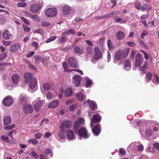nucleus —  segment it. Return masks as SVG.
<instances>
[{"mask_svg":"<svg viewBox=\"0 0 159 159\" xmlns=\"http://www.w3.org/2000/svg\"><path fill=\"white\" fill-rule=\"evenodd\" d=\"M45 15L48 17H52L55 16L57 14V10L55 8H49L45 11Z\"/></svg>","mask_w":159,"mask_h":159,"instance_id":"1","label":"nucleus"},{"mask_svg":"<svg viewBox=\"0 0 159 159\" xmlns=\"http://www.w3.org/2000/svg\"><path fill=\"white\" fill-rule=\"evenodd\" d=\"M68 63L69 66L71 67L77 68L78 66L75 57H71L68 59Z\"/></svg>","mask_w":159,"mask_h":159,"instance_id":"2","label":"nucleus"},{"mask_svg":"<svg viewBox=\"0 0 159 159\" xmlns=\"http://www.w3.org/2000/svg\"><path fill=\"white\" fill-rule=\"evenodd\" d=\"M95 102L91 101L90 100L88 99L84 103V105L85 107H89L92 110L94 111L96 106L95 104Z\"/></svg>","mask_w":159,"mask_h":159,"instance_id":"3","label":"nucleus"},{"mask_svg":"<svg viewBox=\"0 0 159 159\" xmlns=\"http://www.w3.org/2000/svg\"><path fill=\"white\" fill-rule=\"evenodd\" d=\"M13 100L12 98L10 97H7L5 98L3 103L4 106L7 107L11 106L13 104Z\"/></svg>","mask_w":159,"mask_h":159,"instance_id":"4","label":"nucleus"},{"mask_svg":"<svg viewBox=\"0 0 159 159\" xmlns=\"http://www.w3.org/2000/svg\"><path fill=\"white\" fill-rule=\"evenodd\" d=\"M101 117L100 115L98 114L96 115H94L93 116V117L91 120V123L90 124V126L92 127L93 123H97L101 121Z\"/></svg>","mask_w":159,"mask_h":159,"instance_id":"5","label":"nucleus"},{"mask_svg":"<svg viewBox=\"0 0 159 159\" xmlns=\"http://www.w3.org/2000/svg\"><path fill=\"white\" fill-rule=\"evenodd\" d=\"M41 5L39 3L33 4L30 7V10L33 13H36L41 8Z\"/></svg>","mask_w":159,"mask_h":159,"instance_id":"6","label":"nucleus"},{"mask_svg":"<svg viewBox=\"0 0 159 159\" xmlns=\"http://www.w3.org/2000/svg\"><path fill=\"white\" fill-rule=\"evenodd\" d=\"M78 134L80 137H83L84 139H87L89 136L87 133V130L84 128H81L79 130Z\"/></svg>","mask_w":159,"mask_h":159,"instance_id":"7","label":"nucleus"},{"mask_svg":"<svg viewBox=\"0 0 159 159\" xmlns=\"http://www.w3.org/2000/svg\"><path fill=\"white\" fill-rule=\"evenodd\" d=\"M94 59L96 60H99L102 57V54L101 51L97 47L94 48Z\"/></svg>","mask_w":159,"mask_h":159,"instance_id":"8","label":"nucleus"},{"mask_svg":"<svg viewBox=\"0 0 159 159\" xmlns=\"http://www.w3.org/2000/svg\"><path fill=\"white\" fill-rule=\"evenodd\" d=\"M73 83L75 86H79L81 80V78L80 76L75 75L73 78Z\"/></svg>","mask_w":159,"mask_h":159,"instance_id":"9","label":"nucleus"},{"mask_svg":"<svg viewBox=\"0 0 159 159\" xmlns=\"http://www.w3.org/2000/svg\"><path fill=\"white\" fill-rule=\"evenodd\" d=\"M135 65L138 67L140 66L143 62V58L141 57L140 54H137L135 57Z\"/></svg>","mask_w":159,"mask_h":159,"instance_id":"10","label":"nucleus"},{"mask_svg":"<svg viewBox=\"0 0 159 159\" xmlns=\"http://www.w3.org/2000/svg\"><path fill=\"white\" fill-rule=\"evenodd\" d=\"M23 109L26 113H31L33 111V109L32 106L28 104H26L24 106Z\"/></svg>","mask_w":159,"mask_h":159,"instance_id":"11","label":"nucleus"},{"mask_svg":"<svg viewBox=\"0 0 159 159\" xmlns=\"http://www.w3.org/2000/svg\"><path fill=\"white\" fill-rule=\"evenodd\" d=\"M121 49H119L116 51L114 54V58L116 61L120 60L122 57Z\"/></svg>","mask_w":159,"mask_h":159,"instance_id":"12","label":"nucleus"},{"mask_svg":"<svg viewBox=\"0 0 159 159\" xmlns=\"http://www.w3.org/2000/svg\"><path fill=\"white\" fill-rule=\"evenodd\" d=\"M92 128V130L93 134L96 136H98L99 134L101 132L100 129L99 125L97 124L95 125L94 127Z\"/></svg>","mask_w":159,"mask_h":159,"instance_id":"13","label":"nucleus"},{"mask_svg":"<svg viewBox=\"0 0 159 159\" xmlns=\"http://www.w3.org/2000/svg\"><path fill=\"white\" fill-rule=\"evenodd\" d=\"M20 47V44L18 43H15L11 45L10 48V51L12 52H15L17 51Z\"/></svg>","mask_w":159,"mask_h":159,"instance_id":"14","label":"nucleus"},{"mask_svg":"<svg viewBox=\"0 0 159 159\" xmlns=\"http://www.w3.org/2000/svg\"><path fill=\"white\" fill-rule=\"evenodd\" d=\"M24 76L25 82L26 83H28L30 81L32 80V78H34V77H32V74L29 73H25Z\"/></svg>","mask_w":159,"mask_h":159,"instance_id":"15","label":"nucleus"},{"mask_svg":"<svg viewBox=\"0 0 159 159\" xmlns=\"http://www.w3.org/2000/svg\"><path fill=\"white\" fill-rule=\"evenodd\" d=\"M43 105V101L42 100H39L34 105V107L36 111L38 112L39 111L41 107Z\"/></svg>","mask_w":159,"mask_h":159,"instance_id":"16","label":"nucleus"},{"mask_svg":"<svg viewBox=\"0 0 159 159\" xmlns=\"http://www.w3.org/2000/svg\"><path fill=\"white\" fill-rule=\"evenodd\" d=\"M37 80L35 78H32V80L30 81V86L31 89H34L36 86L37 84Z\"/></svg>","mask_w":159,"mask_h":159,"instance_id":"17","label":"nucleus"},{"mask_svg":"<svg viewBox=\"0 0 159 159\" xmlns=\"http://www.w3.org/2000/svg\"><path fill=\"white\" fill-rule=\"evenodd\" d=\"M125 34L121 31H119L116 34V36L118 40H120L123 39L125 37Z\"/></svg>","mask_w":159,"mask_h":159,"instance_id":"18","label":"nucleus"},{"mask_svg":"<svg viewBox=\"0 0 159 159\" xmlns=\"http://www.w3.org/2000/svg\"><path fill=\"white\" fill-rule=\"evenodd\" d=\"M75 52L77 54H81L83 53V49L82 47L75 46L74 48Z\"/></svg>","mask_w":159,"mask_h":159,"instance_id":"19","label":"nucleus"},{"mask_svg":"<svg viewBox=\"0 0 159 159\" xmlns=\"http://www.w3.org/2000/svg\"><path fill=\"white\" fill-rule=\"evenodd\" d=\"M11 117L8 116H6L3 118V122L4 125H7L10 124L11 122Z\"/></svg>","mask_w":159,"mask_h":159,"instance_id":"20","label":"nucleus"},{"mask_svg":"<svg viewBox=\"0 0 159 159\" xmlns=\"http://www.w3.org/2000/svg\"><path fill=\"white\" fill-rule=\"evenodd\" d=\"M57 135L60 139H64L66 138V137L63 129H60L57 133Z\"/></svg>","mask_w":159,"mask_h":159,"instance_id":"21","label":"nucleus"},{"mask_svg":"<svg viewBox=\"0 0 159 159\" xmlns=\"http://www.w3.org/2000/svg\"><path fill=\"white\" fill-rule=\"evenodd\" d=\"M11 79L13 83L17 84L20 80V76L18 75L15 74L12 75Z\"/></svg>","mask_w":159,"mask_h":159,"instance_id":"22","label":"nucleus"},{"mask_svg":"<svg viewBox=\"0 0 159 159\" xmlns=\"http://www.w3.org/2000/svg\"><path fill=\"white\" fill-rule=\"evenodd\" d=\"M70 11V7L67 5L64 6L63 7V11L64 15H68Z\"/></svg>","mask_w":159,"mask_h":159,"instance_id":"23","label":"nucleus"},{"mask_svg":"<svg viewBox=\"0 0 159 159\" xmlns=\"http://www.w3.org/2000/svg\"><path fill=\"white\" fill-rule=\"evenodd\" d=\"M131 63L129 59H127L125 61L124 68L125 70H129L131 68Z\"/></svg>","mask_w":159,"mask_h":159,"instance_id":"24","label":"nucleus"},{"mask_svg":"<svg viewBox=\"0 0 159 159\" xmlns=\"http://www.w3.org/2000/svg\"><path fill=\"white\" fill-rule=\"evenodd\" d=\"M67 138L69 139H72L74 137L73 132L71 130H68L66 132Z\"/></svg>","mask_w":159,"mask_h":159,"instance_id":"25","label":"nucleus"},{"mask_svg":"<svg viewBox=\"0 0 159 159\" xmlns=\"http://www.w3.org/2000/svg\"><path fill=\"white\" fill-rule=\"evenodd\" d=\"M64 93L66 97H68L72 94V90L70 88H68L65 90Z\"/></svg>","mask_w":159,"mask_h":159,"instance_id":"26","label":"nucleus"},{"mask_svg":"<svg viewBox=\"0 0 159 159\" xmlns=\"http://www.w3.org/2000/svg\"><path fill=\"white\" fill-rule=\"evenodd\" d=\"M129 51L130 49L128 48H125L123 50H122L123 58H125L128 55Z\"/></svg>","mask_w":159,"mask_h":159,"instance_id":"27","label":"nucleus"},{"mask_svg":"<svg viewBox=\"0 0 159 159\" xmlns=\"http://www.w3.org/2000/svg\"><path fill=\"white\" fill-rule=\"evenodd\" d=\"M10 35L11 34L8 30H6L3 32L2 37L5 39H8L10 38Z\"/></svg>","mask_w":159,"mask_h":159,"instance_id":"28","label":"nucleus"},{"mask_svg":"<svg viewBox=\"0 0 159 159\" xmlns=\"http://www.w3.org/2000/svg\"><path fill=\"white\" fill-rule=\"evenodd\" d=\"M58 105V102L57 100H54L52 102L49 104L48 107L54 108L57 107Z\"/></svg>","mask_w":159,"mask_h":159,"instance_id":"29","label":"nucleus"},{"mask_svg":"<svg viewBox=\"0 0 159 159\" xmlns=\"http://www.w3.org/2000/svg\"><path fill=\"white\" fill-rule=\"evenodd\" d=\"M135 7L138 10L144 11V7L139 2H137L135 3Z\"/></svg>","mask_w":159,"mask_h":159,"instance_id":"30","label":"nucleus"},{"mask_svg":"<svg viewBox=\"0 0 159 159\" xmlns=\"http://www.w3.org/2000/svg\"><path fill=\"white\" fill-rule=\"evenodd\" d=\"M71 122L70 121H66L63 122L62 125L63 127L67 128H69L71 125Z\"/></svg>","mask_w":159,"mask_h":159,"instance_id":"31","label":"nucleus"},{"mask_svg":"<svg viewBox=\"0 0 159 159\" xmlns=\"http://www.w3.org/2000/svg\"><path fill=\"white\" fill-rule=\"evenodd\" d=\"M76 98L78 100L82 101L84 99V95L81 93L80 92L77 94Z\"/></svg>","mask_w":159,"mask_h":159,"instance_id":"32","label":"nucleus"},{"mask_svg":"<svg viewBox=\"0 0 159 159\" xmlns=\"http://www.w3.org/2000/svg\"><path fill=\"white\" fill-rule=\"evenodd\" d=\"M26 101V98L25 97H21L19 99V102L22 104L25 103Z\"/></svg>","mask_w":159,"mask_h":159,"instance_id":"33","label":"nucleus"},{"mask_svg":"<svg viewBox=\"0 0 159 159\" xmlns=\"http://www.w3.org/2000/svg\"><path fill=\"white\" fill-rule=\"evenodd\" d=\"M43 86L44 90L45 91H47L49 90L51 87L49 84L47 83L43 84Z\"/></svg>","mask_w":159,"mask_h":159,"instance_id":"34","label":"nucleus"},{"mask_svg":"<svg viewBox=\"0 0 159 159\" xmlns=\"http://www.w3.org/2000/svg\"><path fill=\"white\" fill-rule=\"evenodd\" d=\"M153 133L152 130L150 129H148L145 131L146 135L148 136H150L152 135Z\"/></svg>","mask_w":159,"mask_h":159,"instance_id":"35","label":"nucleus"},{"mask_svg":"<svg viewBox=\"0 0 159 159\" xmlns=\"http://www.w3.org/2000/svg\"><path fill=\"white\" fill-rule=\"evenodd\" d=\"M7 55V52H5L0 55V61H3L4 59L6 58Z\"/></svg>","mask_w":159,"mask_h":159,"instance_id":"36","label":"nucleus"},{"mask_svg":"<svg viewBox=\"0 0 159 159\" xmlns=\"http://www.w3.org/2000/svg\"><path fill=\"white\" fill-rule=\"evenodd\" d=\"M81 125L80 123H79V122L77 121L75 122L74 125V129L75 132H77L79 127Z\"/></svg>","mask_w":159,"mask_h":159,"instance_id":"37","label":"nucleus"},{"mask_svg":"<svg viewBox=\"0 0 159 159\" xmlns=\"http://www.w3.org/2000/svg\"><path fill=\"white\" fill-rule=\"evenodd\" d=\"M152 76V74L151 73L148 72L147 73V74H146L147 82H148L149 80H151Z\"/></svg>","mask_w":159,"mask_h":159,"instance_id":"38","label":"nucleus"},{"mask_svg":"<svg viewBox=\"0 0 159 159\" xmlns=\"http://www.w3.org/2000/svg\"><path fill=\"white\" fill-rule=\"evenodd\" d=\"M26 3L25 2H18L17 4V6L19 7H25L26 6Z\"/></svg>","mask_w":159,"mask_h":159,"instance_id":"39","label":"nucleus"},{"mask_svg":"<svg viewBox=\"0 0 159 159\" xmlns=\"http://www.w3.org/2000/svg\"><path fill=\"white\" fill-rule=\"evenodd\" d=\"M31 156L36 159H38L39 156L34 151H32L31 153Z\"/></svg>","mask_w":159,"mask_h":159,"instance_id":"40","label":"nucleus"},{"mask_svg":"<svg viewBox=\"0 0 159 159\" xmlns=\"http://www.w3.org/2000/svg\"><path fill=\"white\" fill-rule=\"evenodd\" d=\"M143 5L144 6H143L144 7V11H145V9L150 10L152 8L151 5L149 4H144Z\"/></svg>","mask_w":159,"mask_h":159,"instance_id":"41","label":"nucleus"},{"mask_svg":"<svg viewBox=\"0 0 159 159\" xmlns=\"http://www.w3.org/2000/svg\"><path fill=\"white\" fill-rule=\"evenodd\" d=\"M51 24L50 22L47 21H44L41 23V25L43 26H50Z\"/></svg>","mask_w":159,"mask_h":159,"instance_id":"42","label":"nucleus"},{"mask_svg":"<svg viewBox=\"0 0 159 159\" xmlns=\"http://www.w3.org/2000/svg\"><path fill=\"white\" fill-rule=\"evenodd\" d=\"M107 44L108 47L109 49L110 50H111L113 49V47L112 46V44L110 40H107Z\"/></svg>","mask_w":159,"mask_h":159,"instance_id":"43","label":"nucleus"},{"mask_svg":"<svg viewBox=\"0 0 159 159\" xmlns=\"http://www.w3.org/2000/svg\"><path fill=\"white\" fill-rule=\"evenodd\" d=\"M41 57L39 56H34V59L35 61V62L38 64L39 63V61H40V59H41Z\"/></svg>","mask_w":159,"mask_h":159,"instance_id":"44","label":"nucleus"},{"mask_svg":"<svg viewBox=\"0 0 159 159\" xmlns=\"http://www.w3.org/2000/svg\"><path fill=\"white\" fill-rule=\"evenodd\" d=\"M15 126V125L13 124L10 126H7L4 127V129L8 130L13 129Z\"/></svg>","mask_w":159,"mask_h":159,"instance_id":"45","label":"nucleus"},{"mask_svg":"<svg viewBox=\"0 0 159 159\" xmlns=\"http://www.w3.org/2000/svg\"><path fill=\"white\" fill-rule=\"evenodd\" d=\"M28 142L34 144H36L38 143L37 140L35 139H29L28 141Z\"/></svg>","mask_w":159,"mask_h":159,"instance_id":"46","label":"nucleus"},{"mask_svg":"<svg viewBox=\"0 0 159 159\" xmlns=\"http://www.w3.org/2000/svg\"><path fill=\"white\" fill-rule=\"evenodd\" d=\"M63 67L64 68V71L66 72L67 70V63L66 62H64L62 63Z\"/></svg>","mask_w":159,"mask_h":159,"instance_id":"47","label":"nucleus"},{"mask_svg":"<svg viewBox=\"0 0 159 159\" xmlns=\"http://www.w3.org/2000/svg\"><path fill=\"white\" fill-rule=\"evenodd\" d=\"M30 16L35 20H38L39 19V17L35 15L31 14L30 15Z\"/></svg>","mask_w":159,"mask_h":159,"instance_id":"48","label":"nucleus"},{"mask_svg":"<svg viewBox=\"0 0 159 159\" xmlns=\"http://www.w3.org/2000/svg\"><path fill=\"white\" fill-rule=\"evenodd\" d=\"M136 53V52L134 50H132L130 53V57L131 58H134L135 55Z\"/></svg>","mask_w":159,"mask_h":159,"instance_id":"49","label":"nucleus"},{"mask_svg":"<svg viewBox=\"0 0 159 159\" xmlns=\"http://www.w3.org/2000/svg\"><path fill=\"white\" fill-rule=\"evenodd\" d=\"M44 152L46 154L48 155L51 153L52 152V151L51 149L48 148H46L44 150Z\"/></svg>","mask_w":159,"mask_h":159,"instance_id":"50","label":"nucleus"},{"mask_svg":"<svg viewBox=\"0 0 159 159\" xmlns=\"http://www.w3.org/2000/svg\"><path fill=\"white\" fill-rule=\"evenodd\" d=\"M21 19L27 25H29V22L27 20V19L23 17H20Z\"/></svg>","mask_w":159,"mask_h":159,"instance_id":"51","label":"nucleus"},{"mask_svg":"<svg viewBox=\"0 0 159 159\" xmlns=\"http://www.w3.org/2000/svg\"><path fill=\"white\" fill-rule=\"evenodd\" d=\"M23 27L24 28V31L27 32H29L30 30V28H29L27 26H26L23 25Z\"/></svg>","mask_w":159,"mask_h":159,"instance_id":"52","label":"nucleus"},{"mask_svg":"<svg viewBox=\"0 0 159 159\" xmlns=\"http://www.w3.org/2000/svg\"><path fill=\"white\" fill-rule=\"evenodd\" d=\"M66 39V38L64 37H61L60 38L58 39V41L60 42H65Z\"/></svg>","mask_w":159,"mask_h":159,"instance_id":"53","label":"nucleus"},{"mask_svg":"<svg viewBox=\"0 0 159 159\" xmlns=\"http://www.w3.org/2000/svg\"><path fill=\"white\" fill-rule=\"evenodd\" d=\"M119 152L120 154L122 155H125L126 153V152L125 150L123 148H121L120 149Z\"/></svg>","mask_w":159,"mask_h":159,"instance_id":"54","label":"nucleus"},{"mask_svg":"<svg viewBox=\"0 0 159 159\" xmlns=\"http://www.w3.org/2000/svg\"><path fill=\"white\" fill-rule=\"evenodd\" d=\"M92 84V82L89 79L86 80V84L87 87H89Z\"/></svg>","mask_w":159,"mask_h":159,"instance_id":"55","label":"nucleus"},{"mask_svg":"<svg viewBox=\"0 0 159 159\" xmlns=\"http://www.w3.org/2000/svg\"><path fill=\"white\" fill-rule=\"evenodd\" d=\"M1 138L2 140L8 142L9 141V139L8 137H5L4 135H2L1 136Z\"/></svg>","mask_w":159,"mask_h":159,"instance_id":"56","label":"nucleus"},{"mask_svg":"<svg viewBox=\"0 0 159 159\" xmlns=\"http://www.w3.org/2000/svg\"><path fill=\"white\" fill-rule=\"evenodd\" d=\"M42 135L41 134L38 133L35 134L34 137L37 139H39L41 137Z\"/></svg>","mask_w":159,"mask_h":159,"instance_id":"57","label":"nucleus"},{"mask_svg":"<svg viewBox=\"0 0 159 159\" xmlns=\"http://www.w3.org/2000/svg\"><path fill=\"white\" fill-rule=\"evenodd\" d=\"M143 147L142 144H140L138 146V151H140L143 150Z\"/></svg>","mask_w":159,"mask_h":159,"instance_id":"58","label":"nucleus"},{"mask_svg":"<svg viewBox=\"0 0 159 159\" xmlns=\"http://www.w3.org/2000/svg\"><path fill=\"white\" fill-rule=\"evenodd\" d=\"M34 54V52L33 51H31L28 53L26 55V57H30L32 56Z\"/></svg>","mask_w":159,"mask_h":159,"instance_id":"59","label":"nucleus"},{"mask_svg":"<svg viewBox=\"0 0 159 159\" xmlns=\"http://www.w3.org/2000/svg\"><path fill=\"white\" fill-rule=\"evenodd\" d=\"M76 106V105H73L70 107L69 109L70 111H73L75 109Z\"/></svg>","mask_w":159,"mask_h":159,"instance_id":"60","label":"nucleus"},{"mask_svg":"<svg viewBox=\"0 0 159 159\" xmlns=\"http://www.w3.org/2000/svg\"><path fill=\"white\" fill-rule=\"evenodd\" d=\"M127 44L129 46L132 47H135V44L131 42H127Z\"/></svg>","mask_w":159,"mask_h":159,"instance_id":"61","label":"nucleus"},{"mask_svg":"<svg viewBox=\"0 0 159 159\" xmlns=\"http://www.w3.org/2000/svg\"><path fill=\"white\" fill-rule=\"evenodd\" d=\"M46 98L48 99H50L52 98V94L50 92H48L46 95Z\"/></svg>","mask_w":159,"mask_h":159,"instance_id":"62","label":"nucleus"},{"mask_svg":"<svg viewBox=\"0 0 159 159\" xmlns=\"http://www.w3.org/2000/svg\"><path fill=\"white\" fill-rule=\"evenodd\" d=\"M2 42L3 44L5 46H8L11 43V41H6L4 40L2 41Z\"/></svg>","mask_w":159,"mask_h":159,"instance_id":"63","label":"nucleus"},{"mask_svg":"<svg viewBox=\"0 0 159 159\" xmlns=\"http://www.w3.org/2000/svg\"><path fill=\"white\" fill-rule=\"evenodd\" d=\"M51 135V134L49 132H48L45 133L44 137L46 138H48Z\"/></svg>","mask_w":159,"mask_h":159,"instance_id":"64","label":"nucleus"}]
</instances>
